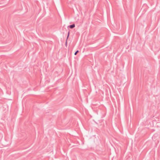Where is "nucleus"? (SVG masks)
I'll use <instances>...</instances> for the list:
<instances>
[{"label": "nucleus", "mask_w": 160, "mask_h": 160, "mask_svg": "<svg viewBox=\"0 0 160 160\" xmlns=\"http://www.w3.org/2000/svg\"><path fill=\"white\" fill-rule=\"evenodd\" d=\"M69 27L70 28L72 29L75 27V24H73L72 25H70L68 26V27Z\"/></svg>", "instance_id": "nucleus-1"}, {"label": "nucleus", "mask_w": 160, "mask_h": 160, "mask_svg": "<svg viewBox=\"0 0 160 160\" xmlns=\"http://www.w3.org/2000/svg\"><path fill=\"white\" fill-rule=\"evenodd\" d=\"M3 137V135L2 133H0V140H1Z\"/></svg>", "instance_id": "nucleus-2"}, {"label": "nucleus", "mask_w": 160, "mask_h": 160, "mask_svg": "<svg viewBox=\"0 0 160 160\" xmlns=\"http://www.w3.org/2000/svg\"><path fill=\"white\" fill-rule=\"evenodd\" d=\"M79 52V51L78 50H77L76 51V52H75L74 53V55H77V53Z\"/></svg>", "instance_id": "nucleus-3"}, {"label": "nucleus", "mask_w": 160, "mask_h": 160, "mask_svg": "<svg viewBox=\"0 0 160 160\" xmlns=\"http://www.w3.org/2000/svg\"><path fill=\"white\" fill-rule=\"evenodd\" d=\"M69 36V35L68 34V36H67V40Z\"/></svg>", "instance_id": "nucleus-4"}, {"label": "nucleus", "mask_w": 160, "mask_h": 160, "mask_svg": "<svg viewBox=\"0 0 160 160\" xmlns=\"http://www.w3.org/2000/svg\"><path fill=\"white\" fill-rule=\"evenodd\" d=\"M67 40H66V42H65V45H66V46L67 45Z\"/></svg>", "instance_id": "nucleus-5"}, {"label": "nucleus", "mask_w": 160, "mask_h": 160, "mask_svg": "<svg viewBox=\"0 0 160 160\" xmlns=\"http://www.w3.org/2000/svg\"><path fill=\"white\" fill-rule=\"evenodd\" d=\"M69 33H70V32H68V35H69Z\"/></svg>", "instance_id": "nucleus-6"}]
</instances>
